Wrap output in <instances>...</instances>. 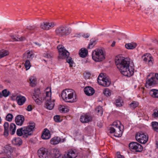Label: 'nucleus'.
<instances>
[{"label": "nucleus", "instance_id": "052dcab7", "mask_svg": "<svg viewBox=\"0 0 158 158\" xmlns=\"http://www.w3.org/2000/svg\"><path fill=\"white\" fill-rule=\"evenodd\" d=\"M116 155H117V158H118V157H119V156H121L120 154V152H117ZM119 157H120V156H119Z\"/></svg>", "mask_w": 158, "mask_h": 158}, {"label": "nucleus", "instance_id": "4468645a", "mask_svg": "<svg viewBox=\"0 0 158 158\" xmlns=\"http://www.w3.org/2000/svg\"><path fill=\"white\" fill-rule=\"evenodd\" d=\"M56 24L54 22H43L40 25V28L44 30H48L53 28Z\"/></svg>", "mask_w": 158, "mask_h": 158}, {"label": "nucleus", "instance_id": "1a4fd4ad", "mask_svg": "<svg viewBox=\"0 0 158 158\" xmlns=\"http://www.w3.org/2000/svg\"><path fill=\"white\" fill-rule=\"evenodd\" d=\"M135 138L139 142L144 144L148 140V136L142 132H138L135 135Z\"/></svg>", "mask_w": 158, "mask_h": 158}, {"label": "nucleus", "instance_id": "f257e3e1", "mask_svg": "<svg viewBox=\"0 0 158 158\" xmlns=\"http://www.w3.org/2000/svg\"><path fill=\"white\" fill-rule=\"evenodd\" d=\"M115 63L118 69L124 76L130 77L133 74L134 64L129 58L117 57L115 59Z\"/></svg>", "mask_w": 158, "mask_h": 158}, {"label": "nucleus", "instance_id": "ea45409f", "mask_svg": "<svg viewBox=\"0 0 158 158\" xmlns=\"http://www.w3.org/2000/svg\"><path fill=\"white\" fill-rule=\"evenodd\" d=\"M121 100L119 98L115 100V104L118 107H121L123 106V104L121 102Z\"/></svg>", "mask_w": 158, "mask_h": 158}, {"label": "nucleus", "instance_id": "c9c22d12", "mask_svg": "<svg viewBox=\"0 0 158 158\" xmlns=\"http://www.w3.org/2000/svg\"><path fill=\"white\" fill-rule=\"evenodd\" d=\"M96 111L98 115L101 116L103 114L102 107L101 106H99L96 109Z\"/></svg>", "mask_w": 158, "mask_h": 158}, {"label": "nucleus", "instance_id": "a878e982", "mask_svg": "<svg viewBox=\"0 0 158 158\" xmlns=\"http://www.w3.org/2000/svg\"><path fill=\"white\" fill-rule=\"evenodd\" d=\"M9 54L8 51L4 49L0 50V59L8 55Z\"/></svg>", "mask_w": 158, "mask_h": 158}, {"label": "nucleus", "instance_id": "6e6552de", "mask_svg": "<svg viewBox=\"0 0 158 158\" xmlns=\"http://www.w3.org/2000/svg\"><path fill=\"white\" fill-rule=\"evenodd\" d=\"M113 127L109 128L110 132L111 133H114V136L116 137H121L123 131L120 129V127L117 122H114L112 124Z\"/></svg>", "mask_w": 158, "mask_h": 158}, {"label": "nucleus", "instance_id": "f8f14e48", "mask_svg": "<svg viewBox=\"0 0 158 158\" xmlns=\"http://www.w3.org/2000/svg\"><path fill=\"white\" fill-rule=\"evenodd\" d=\"M154 73H152L149 74L147 76V78L150 76H152L150 79H149L146 81V86L147 87L148 86H151L152 85H155L156 83V80H158L156 77L154 75Z\"/></svg>", "mask_w": 158, "mask_h": 158}, {"label": "nucleus", "instance_id": "473e14b6", "mask_svg": "<svg viewBox=\"0 0 158 158\" xmlns=\"http://www.w3.org/2000/svg\"><path fill=\"white\" fill-rule=\"evenodd\" d=\"M1 93L2 97L3 96L6 97L10 94V92L9 91L7 90V89H5L2 90Z\"/></svg>", "mask_w": 158, "mask_h": 158}, {"label": "nucleus", "instance_id": "a211bd4d", "mask_svg": "<svg viewBox=\"0 0 158 158\" xmlns=\"http://www.w3.org/2000/svg\"><path fill=\"white\" fill-rule=\"evenodd\" d=\"M41 137L43 139H49L51 137L49 130L47 128L44 129L43 131V133Z\"/></svg>", "mask_w": 158, "mask_h": 158}, {"label": "nucleus", "instance_id": "5701e85b", "mask_svg": "<svg viewBox=\"0 0 158 158\" xmlns=\"http://www.w3.org/2000/svg\"><path fill=\"white\" fill-rule=\"evenodd\" d=\"M149 94L152 97L158 98V90L152 89L150 91Z\"/></svg>", "mask_w": 158, "mask_h": 158}, {"label": "nucleus", "instance_id": "8fccbe9b", "mask_svg": "<svg viewBox=\"0 0 158 158\" xmlns=\"http://www.w3.org/2000/svg\"><path fill=\"white\" fill-rule=\"evenodd\" d=\"M35 28V26H29L27 27V29L29 30H33Z\"/></svg>", "mask_w": 158, "mask_h": 158}, {"label": "nucleus", "instance_id": "423d86ee", "mask_svg": "<svg viewBox=\"0 0 158 158\" xmlns=\"http://www.w3.org/2000/svg\"><path fill=\"white\" fill-rule=\"evenodd\" d=\"M97 81L98 84L101 85L105 87L109 86L111 81L109 77H106V74L101 73L98 76Z\"/></svg>", "mask_w": 158, "mask_h": 158}, {"label": "nucleus", "instance_id": "72a5a7b5", "mask_svg": "<svg viewBox=\"0 0 158 158\" xmlns=\"http://www.w3.org/2000/svg\"><path fill=\"white\" fill-rule=\"evenodd\" d=\"M152 126L153 129L156 132H158V123L156 122H152Z\"/></svg>", "mask_w": 158, "mask_h": 158}, {"label": "nucleus", "instance_id": "a18cd8bd", "mask_svg": "<svg viewBox=\"0 0 158 158\" xmlns=\"http://www.w3.org/2000/svg\"><path fill=\"white\" fill-rule=\"evenodd\" d=\"M26 98L24 96H20V106L23 105L26 102Z\"/></svg>", "mask_w": 158, "mask_h": 158}, {"label": "nucleus", "instance_id": "cd10ccee", "mask_svg": "<svg viewBox=\"0 0 158 158\" xmlns=\"http://www.w3.org/2000/svg\"><path fill=\"white\" fill-rule=\"evenodd\" d=\"M34 55L33 53H31L29 51L25 53L24 54L23 56V58L25 60L27 57L28 59L27 60H31L33 57Z\"/></svg>", "mask_w": 158, "mask_h": 158}, {"label": "nucleus", "instance_id": "de8ad7c7", "mask_svg": "<svg viewBox=\"0 0 158 158\" xmlns=\"http://www.w3.org/2000/svg\"><path fill=\"white\" fill-rule=\"evenodd\" d=\"M91 76L89 73L87 72L84 74V77L85 79H89Z\"/></svg>", "mask_w": 158, "mask_h": 158}, {"label": "nucleus", "instance_id": "58836bf2", "mask_svg": "<svg viewBox=\"0 0 158 158\" xmlns=\"http://www.w3.org/2000/svg\"><path fill=\"white\" fill-rule=\"evenodd\" d=\"M13 115L11 114H8L6 116V119L7 121L11 122L12 120Z\"/></svg>", "mask_w": 158, "mask_h": 158}, {"label": "nucleus", "instance_id": "20e7f679", "mask_svg": "<svg viewBox=\"0 0 158 158\" xmlns=\"http://www.w3.org/2000/svg\"><path fill=\"white\" fill-rule=\"evenodd\" d=\"M59 51V55L58 57L60 59L66 58V60L70 65V67H73V61L71 57H69V53L66 50L62 45H59L57 47Z\"/></svg>", "mask_w": 158, "mask_h": 158}, {"label": "nucleus", "instance_id": "864d4df0", "mask_svg": "<svg viewBox=\"0 0 158 158\" xmlns=\"http://www.w3.org/2000/svg\"><path fill=\"white\" fill-rule=\"evenodd\" d=\"M44 56L48 58H50L52 57V56L50 54L46 53V54H45Z\"/></svg>", "mask_w": 158, "mask_h": 158}, {"label": "nucleus", "instance_id": "603ef678", "mask_svg": "<svg viewBox=\"0 0 158 158\" xmlns=\"http://www.w3.org/2000/svg\"><path fill=\"white\" fill-rule=\"evenodd\" d=\"M27 110L28 111H31L32 110V106L31 105H29L27 108Z\"/></svg>", "mask_w": 158, "mask_h": 158}, {"label": "nucleus", "instance_id": "c03bdc74", "mask_svg": "<svg viewBox=\"0 0 158 158\" xmlns=\"http://www.w3.org/2000/svg\"><path fill=\"white\" fill-rule=\"evenodd\" d=\"M15 122L17 125H20V115H18L16 117Z\"/></svg>", "mask_w": 158, "mask_h": 158}, {"label": "nucleus", "instance_id": "37998d69", "mask_svg": "<svg viewBox=\"0 0 158 158\" xmlns=\"http://www.w3.org/2000/svg\"><path fill=\"white\" fill-rule=\"evenodd\" d=\"M60 110L62 112H67L69 111V109L64 106H61L60 108Z\"/></svg>", "mask_w": 158, "mask_h": 158}, {"label": "nucleus", "instance_id": "0e129e2a", "mask_svg": "<svg viewBox=\"0 0 158 158\" xmlns=\"http://www.w3.org/2000/svg\"><path fill=\"white\" fill-rule=\"evenodd\" d=\"M155 76L156 77L157 79L158 80V73H155Z\"/></svg>", "mask_w": 158, "mask_h": 158}, {"label": "nucleus", "instance_id": "c756f323", "mask_svg": "<svg viewBox=\"0 0 158 158\" xmlns=\"http://www.w3.org/2000/svg\"><path fill=\"white\" fill-rule=\"evenodd\" d=\"M97 42V41L96 40H94L93 39L90 40V42L88 45L87 48L88 49H91L96 44Z\"/></svg>", "mask_w": 158, "mask_h": 158}, {"label": "nucleus", "instance_id": "dca6fc26", "mask_svg": "<svg viewBox=\"0 0 158 158\" xmlns=\"http://www.w3.org/2000/svg\"><path fill=\"white\" fill-rule=\"evenodd\" d=\"M92 119L91 116L85 114L81 116L80 120L82 123H84L91 121Z\"/></svg>", "mask_w": 158, "mask_h": 158}, {"label": "nucleus", "instance_id": "6ab92c4d", "mask_svg": "<svg viewBox=\"0 0 158 158\" xmlns=\"http://www.w3.org/2000/svg\"><path fill=\"white\" fill-rule=\"evenodd\" d=\"M76 156L75 152L72 150H70L64 154V158H75Z\"/></svg>", "mask_w": 158, "mask_h": 158}, {"label": "nucleus", "instance_id": "4d7b16f0", "mask_svg": "<svg viewBox=\"0 0 158 158\" xmlns=\"http://www.w3.org/2000/svg\"><path fill=\"white\" fill-rule=\"evenodd\" d=\"M79 25L81 28H83L85 26V25L84 23H80Z\"/></svg>", "mask_w": 158, "mask_h": 158}, {"label": "nucleus", "instance_id": "7ed1b4c3", "mask_svg": "<svg viewBox=\"0 0 158 158\" xmlns=\"http://www.w3.org/2000/svg\"><path fill=\"white\" fill-rule=\"evenodd\" d=\"M61 96L63 100L69 102H73L76 101L75 91L71 89H66L62 92Z\"/></svg>", "mask_w": 158, "mask_h": 158}, {"label": "nucleus", "instance_id": "774afa93", "mask_svg": "<svg viewBox=\"0 0 158 158\" xmlns=\"http://www.w3.org/2000/svg\"><path fill=\"white\" fill-rule=\"evenodd\" d=\"M22 140L20 139V145L22 144Z\"/></svg>", "mask_w": 158, "mask_h": 158}, {"label": "nucleus", "instance_id": "09e8293b", "mask_svg": "<svg viewBox=\"0 0 158 158\" xmlns=\"http://www.w3.org/2000/svg\"><path fill=\"white\" fill-rule=\"evenodd\" d=\"M11 37L13 41H19L20 40V38H18L15 36H11Z\"/></svg>", "mask_w": 158, "mask_h": 158}, {"label": "nucleus", "instance_id": "680f3d73", "mask_svg": "<svg viewBox=\"0 0 158 158\" xmlns=\"http://www.w3.org/2000/svg\"><path fill=\"white\" fill-rule=\"evenodd\" d=\"M115 42L114 41L113 42L112 44H111V46L112 47H113L115 46Z\"/></svg>", "mask_w": 158, "mask_h": 158}, {"label": "nucleus", "instance_id": "338daca9", "mask_svg": "<svg viewBox=\"0 0 158 158\" xmlns=\"http://www.w3.org/2000/svg\"><path fill=\"white\" fill-rule=\"evenodd\" d=\"M0 98H2V93L0 92Z\"/></svg>", "mask_w": 158, "mask_h": 158}, {"label": "nucleus", "instance_id": "b1692460", "mask_svg": "<svg viewBox=\"0 0 158 158\" xmlns=\"http://www.w3.org/2000/svg\"><path fill=\"white\" fill-rule=\"evenodd\" d=\"M137 44L134 43L126 44L125 45V47L127 49H133L136 48Z\"/></svg>", "mask_w": 158, "mask_h": 158}, {"label": "nucleus", "instance_id": "e2e57ef3", "mask_svg": "<svg viewBox=\"0 0 158 158\" xmlns=\"http://www.w3.org/2000/svg\"><path fill=\"white\" fill-rule=\"evenodd\" d=\"M25 38L24 37H20V41L24 40H25Z\"/></svg>", "mask_w": 158, "mask_h": 158}, {"label": "nucleus", "instance_id": "bb28decb", "mask_svg": "<svg viewBox=\"0 0 158 158\" xmlns=\"http://www.w3.org/2000/svg\"><path fill=\"white\" fill-rule=\"evenodd\" d=\"M9 54L8 51L4 49L0 50V59L8 55Z\"/></svg>", "mask_w": 158, "mask_h": 158}, {"label": "nucleus", "instance_id": "3c124183", "mask_svg": "<svg viewBox=\"0 0 158 158\" xmlns=\"http://www.w3.org/2000/svg\"><path fill=\"white\" fill-rule=\"evenodd\" d=\"M24 120L25 118L24 116L23 115H20V126L23 124Z\"/></svg>", "mask_w": 158, "mask_h": 158}, {"label": "nucleus", "instance_id": "f704fd0d", "mask_svg": "<svg viewBox=\"0 0 158 158\" xmlns=\"http://www.w3.org/2000/svg\"><path fill=\"white\" fill-rule=\"evenodd\" d=\"M139 105L138 102L133 101L130 105V108L132 109H134L136 107Z\"/></svg>", "mask_w": 158, "mask_h": 158}, {"label": "nucleus", "instance_id": "f3484780", "mask_svg": "<svg viewBox=\"0 0 158 158\" xmlns=\"http://www.w3.org/2000/svg\"><path fill=\"white\" fill-rule=\"evenodd\" d=\"M85 94L88 96L93 95L94 93V90L92 87L88 86L84 89Z\"/></svg>", "mask_w": 158, "mask_h": 158}, {"label": "nucleus", "instance_id": "69168bd1", "mask_svg": "<svg viewBox=\"0 0 158 158\" xmlns=\"http://www.w3.org/2000/svg\"><path fill=\"white\" fill-rule=\"evenodd\" d=\"M35 43V44H37V45H38L39 46H41V44H37V43H36V42L35 43Z\"/></svg>", "mask_w": 158, "mask_h": 158}, {"label": "nucleus", "instance_id": "ddd939ff", "mask_svg": "<svg viewBox=\"0 0 158 158\" xmlns=\"http://www.w3.org/2000/svg\"><path fill=\"white\" fill-rule=\"evenodd\" d=\"M38 155L40 158H50V156L47 149L41 148L38 150Z\"/></svg>", "mask_w": 158, "mask_h": 158}, {"label": "nucleus", "instance_id": "412c9836", "mask_svg": "<svg viewBox=\"0 0 158 158\" xmlns=\"http://www.w3.org/2000/svg\"><path fill=\"white\" fill-rule=\"evenodd\" d=\"M52 156L54 158H61V154L59 151L56 149H54L52 150Z\"/></svg>", "mask_w": 158, "mask_h": 158}, {"label": "nucleus", "instance_id": "0eeeda50", "mask_svg": "<svg viewBox=\"0 0 158 158\" xmlns=\"http://www.w3.org/2000/svg\"><path fill=\"white\" fill-rule=\"evenodd\" d=\"M93 59L96 61H101L105 59V55L102 49H97L92 53Z\"/></svg>", "mask_w": 158, "mask_h": 158}, {"label": "nucleus", "instance_id": "39448f33", "mask_svg": "<svg viewBox=\"0 0 158 158\" xmlns=\"http://www.w3.org/2000/svg\"><path fill=\"white\" fill-rule=\"evenodd\" d=\"M71 32V29L66 27L60 26L57 27L55 30L56 34L60 37H63L69 34Z\"/></svg>", "mask_w": 158, "mask_h": 158}, {"label": "nucleus", "instance_id": "e433bc0d", "mask_svg": "<svg viewBox=\"0 0 158 158\" xmlns=\"http://www.w3.org/2000/svg\"><path fill=\"white\" fill-rule=\"evenodd\" d=\"M143 60L145 61H148L149 64L150 65H152L153 64L152 61L153 60V59L151 58L150 56L149 57H144L143 58Z\"/></svg>", "mask_w": 158, "mask_h": 158}, {"label": "nucleus", "instance_id": "9b49d317", "mask_svg": "<svg viewBox=\"0 0 158 158\" xmlns=\"http://www.w3.org/2000/svg\"><path fill=\"white\" fill-rule=\"evenodd\" d=\"M32 131L28 126L21 128H20V136L23 135L24 137L27 138L28 135H31Z\"/></svg>", "mask_w": 158, "mask_h": 158}, {"label": "nucleus", "instance_id": "a19ab883", "mask_svg": "<svg viewBox=\"0 0 158 158\" xmlns=\"http://www.w3.org/2000/svg\"><path fill=\"white\" fill-rule=\"evenodd\" d=\"M152 117L154 118H158V110L155 109L152 114Z\"/></svg>", "mask_w": 158, "mask_h": 158}, {"label": "nucleus", "instance_id": "2eb2a0df", "mask_svg": "<svg viewBox=\"0 0 158 158\" xmlns=\"http://www.w3.org/2000/svg\"><path fill=\"white\" fill-rule=\"evenodd\" d=\"M64 139H61L58 137H55L50 140V143L53 145H56L60 142H63L65 141Z\"/></svg>", "mask_w": 158, "mask_h": 158}, {"label": "nucleus", "instance_id": "4be33fe9", "mask_svg": "<svg viewBox=\"0 0 158 158\" xmlns=\"http://www.w3.org/2000/svg\"><path fill=\"white\" fill-rule=\"evenodd\" d=\"M87 50L85 48H82L80 51L79 54L80 57L84 58L87 56Z\"/></svg>", "mask_w": 158, "mask_h": 158}, {"label": "nucleus", "instance_id": "bf43d9fd", "mask_svg": "<svg viewBox=\"0 0 158 158\" xmlns=\"http://www.w3.org/2000/svg\"><path fill=\"white\" fill-rule=\"evenodd\" d=\"M17 134L19 136H20V128L18 129L17 131Z\"/></svg>", "mask_w": 158, "mask_h": 158}, {"label": "nucleus", "instance_id": "4c0bfd02", "mask_svg": "<svg viewBox=\"0 0 158 158\" xmlns=\"http://www.w3.org/2000/svg\"><path fill=\"white\" fill-rule=\"evenodd\" d=\"M24 66L26 70H27L30 68L31 66V65L30 62L28 60H27L26 61L24 64Z\"/></svg>", "mask_w": 158, "mask_h": 158}, {"label": "nucleus", "instance_id": "9d476101", "mask_svg": "<svg viewBox=\"0 0 158 158\" xmlns=\"http://www.w3.org/2000/svg\"><path fill=\"white\" fill-rule=\"evenodd\" d=\"M129 147L131 149L133 150L136 152H140L143 150L142 145L136 142L130 143Z\"/></svg>", "mask_w": 158, "mask_h": 158}, {"label": "nucleus", "instance_id": "49530a36", "mask_svg": "<svg viewBox=\"0 0 158 158\" xmlns=\"http://www.w3.org/2000/svg\"><path fill=\"white\" fill-rule=\"evenodd\" d=\"M35 123L31 122L30 123L28 127L30 128L31 129V130L33 131L35 128Z\"/></svg>", "mask_w": 158, "mask_h": 158}, {"label": "nucleus", "instance_id": "c85d7f7f", "mask_svg": "<svg viewBox=\"0 0 158 158\" xmlns=\"http://www.w3.org/2000/svg\"><path fill=\"white\" fill-rule=\"evenodd\" d=\"M30 85L32 87L35 86L36 84V79L34 77H31L30 78Z\"/></svg>", "mask_w": 158, "mask_h": 158}, {"label": "nucleus", "instance_id": "393cba45", "mask_svg": "<svg viewBox=\"0 0 158 158\" xmlns=\"http://www.w3.org/2000/svg\"><path fill=\"white\" fill-rule=\"evenodd\" d=\"M16 129V126L15 124L13 123H11L9 127V130L11 135H13L15 133Z\"/></svg>", "mask_w": 158, "mask_h": 158}, {"label": "nucleus", "instance_id": "f03ea898", "mask_svg": "<svg viewBox=\"0 0 158 158\" xmlns=\"http://www.w3.org/2000/svg\"><path fill=\"white\" fill-rule=\"evenodd\" d=\"M48 90L49 91H46L45 94H41L39 89H35L32 98L35 102L39 105L42 102L45 100L46 108L48 110H51L54 106L55 100L51 99V88L47 87L46 89V90Z\"/></svg>", "mask_w": 158, "mask_h": 158}, {"label": "nucleus", "instance_id": "6e6d98bb", "mask_svg": "<svg viewBox=\"0 0 158 158\" xmlns=\"http://www.w3.org/2000/svg\"><path fill=\"white\" fill-rule=\"evenodd\" d=\"M16 99L17 103L19 105H20V96H18L16 97Z\"/></svg>", "mask_w": 158, "mask_h": 158}, {"label": "nucleus", "instance_id": "7c9ffc66", "mask_svg": "<svg viewBox=\"0 0 158 158\" xmlns=\"http://www.w3.org/2000/svg\"><path fill=\"white\" fill-rule=\"evenodd\" d=\"M12 143L15 145L20 146V138H15L12 141Z\"/></svg>", "mask_w": 158, "mask_h": 158}, {"label": "nucleus", "instance_id": "5fc2aeb1", "mask_svg": "<svg viewBox=\"0 0 158 158\" xmlns=\"http://www.w3.org/2000/svg\"><path fill=\"white\" fill-rule=\"evenodd\" d=\"M82 36L85 38H88L89 36V35L88 33L84 34L82 35Z\"/></svg>", "mask_w": 158, "mask_h": 158}, {"label": "nucleus", "instance_id": "13d9d810", "mask_svg": "<svg viewBox=\"0 0 158 158\" xmlns=\"http://www.w3.org/2000/svg\"><path fill=\"white\" fill-rule=\"evenodd\" d=\"M81 34L80 33H76V34L74 36V37H79L80 36H81Z\"/></svg>", "mask_w": 158, "mask_h": 158}, {"label": "nucleus", "instance_id": "2f4dec72", "mask_svg": "<svg viewBox=\"0 0 158 158\" xmlns=\"http://www.w3.org/2000/svg\"><path fill=\"white\" fill-rule=\"evenodd\" d=\"M103 93L106 97L110 96L111 95V91L106 88L103 90Z\"/></svg>", "mask_w": 158, "mask_h": 158}, {"label": "nucleus", "instance_id": "aec40b11", "mask_svg": "<svg viewBox=\"0 0 158 158\" xmlns=\"http://www.w3.org/2000/svg\"><path fill=\"white\" fill-rule=\"evenodd\" d=\"M9 124L8 122H5L4 124V131L3 135L5 137H7L9 135L8 128Z\"/></svg>", "mask_w": 158, "mask_h": 158}, {"label": "nucleus", "instance_id": "79ce46f5", "mask_svg": "<svg viewBox=\"0 0 158 158\" xmlns=\"http://www.w3.org/2000/svg\"><path fill=\"white\" fill-rule=\"evenodd\" d=\"M54 119L55 121L57 123L60 122L62 121V120L60 119V116L58 115L55 116L54 117Z\"/></svg>", "mask_w": 158, "mask_h": 158}]
</instances>
